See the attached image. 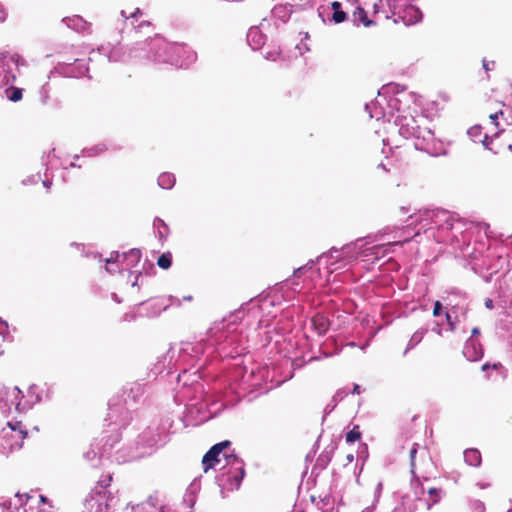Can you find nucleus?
Here are the masks:
<instances>
[{
  "label": "nucleus",
  "instance_id": "nucleus-35",
  "mask_svg": "<svg viewBox=\"0 0 512 512\" xmlns=\"http://www.w3.org/2000/svg\"><path fill=\"white\" fill-rule=\"evenodd\" d=\"M51 184H52V183H51L50 181H43V185H44L47 189H49V188L51 187Z\"/></svg>",
  "mask_w": 512,
  "mask_h": 512
},
{
  "label": "nucleus",
  "instance_id": "nucleus-10",
  "mask_svg": "<svg viewBox=\"0 0 512 512\" xmlns=\"http://www.w3.org/2000/svg\"><path fill=\"white\" fill-rule=\"evenodd\" d=\"M465 462L471 466L477 467L481 464V454L477 449H467L464 452Z\"/></svg>",
  "mask_w": 512,
  "mask_h": 512
},
{
  "label": "nucleus",
  "instance_id": "nucleus-46",
  "mask_svg": "<svg viewBox=\"0 0 512 512\" xmlns=\"http://www.w3.org/2000/svg\"><path fill=\"white\" fill-rule=\"evenodd\" d=\"M510 149L512 150V146H510Z\"/></svg>",
  "mask_w": 512,
  "mask_h": 512
},
{
  "label": "nucleus",
  "instance_id": "nucleus-36",
  "mask_svg": "<svg viewBox=\"0 0 512 512\" xmlns=\"http://www.w3.org/2000/svg\"><path fill=\"white\" fill-rule=\"evenodd\" d=\"M490 367H491V365L489 363H486V364L482 365L481 369L483 371H485V370L489 369Z\"/></svg>",
  "mask_w": 512,
  "mask_h": 512
},
{
  "label": "nucleus",
  "instance_id": "nucleus-3",
  "mask_svg": "<svg viewBox=\"0 0 512 512\" xmlns=\"http://www.w3.org/2000/svg\"><path fill=\"white\" fill-rule=\"evenodd\" d=\"M87 72L88 68L80 60H76L74 63L63 67V73L69 77L79 78L86 75Z\"/></svg>",
  "mask_w": 512,
  "mask_h": 512
},
{
  "label": "nucleus",
  "instance_id": "nucleus-41",
  "mask_svg": "<svg viewBox=\"0 0 512 512\" xmlns=\"http://www.w3.org/2000/svg\"><path fill=\"white\" fill-rule=\"evenodd\" d=\"M490 303H492V300H489V303L486 304V307H489Z\"/></svg>",
  "mask_w": 512,
  "mask_h": 512
},
{
  "label": "nucleus",
  "instance_id": "nucleus-15",
  "mask_svg": "<svg viewBox=\"0 0 512 512\" xmlns=\"http://www.w3.org/2000/svg\"><path fill=\"white\" fill-rule=\"evenodd\" d=\"M362 433L359 425H355L349 432L346 433L345 439L347 443H354L361 439Z\"/></svg>",
  "mask_w": 512,
  "mask_h": 512
},
{
  "label": "nucleus",
  "instance_id": "nucleus-2",
  "mask_svg": "<svg viewBox=\"0 0 512 512\" xmlns=\"http://www.w3.org/2000/svg\"><path fill=\"white\" fill-rule=\"evenodd\" d=\"M464 356L470 361H477L482 358L484 350L482 344L474 339H469L463 350Z\"/></svg>",
  "mask_w": 512,
  "mask_h": 512
},
{
  "label": "nucleus",
  "instance_id": "nucleus-21",
  "mask_svg": "<svg viewBox=\"0 0 512 512\" xmlns=\"http://www.w3.org/2000/svg\"><path fill=\"white\" fill-rule=\"evenodd\" d=\"M123 413H124V418H123V423L121 425L123 427H126L132 420V416L128 409H123Z\"/></svg>",
  "mask_w": 512,
  "mask_h": 512
},
{
  "label": "nucleus",
  "instance_id": "nucleus-40",
  "mask_svg": "<svg viewBox=\"0 0 512 512\" xmlns=\"http://www.w3.org/2000/svg\"><path fill=\"white\" fill-rule=\"evenodd\" d=\"M40 499H41L42 502L46 501V497L45 496H41Z\"/></svg>",
  "mask_w": 512,
  "mask_h": 512
},
{
  "label": "nucleus",
  "instance_id": "nucleus-23",
  "mask_svg": "<svg viewBox=\"0 0 512 512\" xmlns=\"http://www.w3.org/2000/svg\"><path fill=\"white\" fill-rule=\"evenodd\" d=\"M441 311H442V304L440 303V301H436L434 303L433 316H439L441 314Z\"/></svg>",
  "mask_w": 512,
  "mask_h": 512
},
{
  "label": "nucleus",
  "instance_id": "nucleus-37",
  "mask_svg": "<svg viewBox=\"0 0 512 512\" xmlns=\"http://www.w3.org/2000/svg\"><path fill=\"white\" fill-rule=\"evenodd\" d=\"M121 14H122V16H123L124 18H126V19H128V18H129V16H127V14H126V11L122 10Z\"/></svg>",
  "mask_w": 512,
  "mask_h": 512
},
{
  "label": "nucleus",
  "instance_id": "nucleus-38",
  "mask_svg": "<svg viewBox=\"0 0 512 512\" xmlns=\"http://www.w3.org/2000/svg\"><path fill=\"white\" fill-rule=\"evenodd\" d=\"M483 67H484V69H485V70H488V69H489V68H488V64H487V62H486L485 60L483 61Z\"/></svg>",
  "mask_w": 512,
  "mask_h": 512
},
{
  "label": "nucleus",
  "instance_id": "nucleus-28",
  "mask_svg": "<svg viewBox=\"0 0 512 512\" xmlns=\"http://www.w3.org/2000/svg\"><path fill=\"white\" fill-rule=\"evenodd\" d=\"M331 6H332L333 11L335 12V11H339L340 10L341 4L339 2H337V1H334L331 4Z\"/></svg>",
  "mask_w": 512,
  "mask_h": 512
},
{
  "label": "nucleus",
  "instance_id": "nucleus-31",
  "mask_svg": "<svg viewBox=\"0 0 512 512\" xmlns=\"http://www.w3.org/2000/svg\"><path fill=\"white\" fill-rule=\"evenodd\" d=\"M353 393L354 394H360V386L358 384L354 385Z\"/></svg>",
  "mask_w": 512,
  "mask_h": 512
},
{
  "label": "nucleus",
  "instance_id": "nucleus-22",
  "mask_svg": "<svg viewBox=\"0 0 512 512\" xmlns=\"http://www.w3.org/2000/svg\"><path fill=\"white\" fill-rule=\"evenodd\" d=\"M5 92L7 93V96H22V90L19 88H11L9 90H6Z\"/></svg>",
  "mask_w": 512,
  "mask_h": 512
},
{
  "label": "nucleus",
  "instance_id": "nucleus-34",
  "mask_svg": "<svg viewBox=\"0 0 512 512\" xmlns=\"http://www.w3.org/2000/svg\"><path fill=\"white\" fill-rule=\"evenodd\" d=\"M346 459H347V461H348L349 463H351V462L354 460V455H353V454H348V455L346 456Z\"/></svg>",
  "mask_w": 512,
  "mask_h": 512
},
{
  "label": "nucleus",
  "instance_id": "nucleus-26",
  "mask_svg": "<svg viewBox=\"0 0 512 512\" xmlns=\"http://www.w3.org/2000/svg\"><path fill=\"white\" fill-rule=\"evenodd\" d=\"M498 115H503V112L502 110H498L494 113H490L489 114V118L492 120V121H495L497 118H498Z\"/></svg>",
  "mask_w": 512,
  "mask_h": 512
},
{
  "label": "nucleus",
  "instance_id": "nucleus-16",
  "mask_svg": "<svg viewBox=\"0 0 512 512\" xmlns=\"http://www.w3.org/2000/svg\"><path fill=\"white\" fill-rule=\"evenodd\" d=\"M402 90L399 89V85L398 84H388L384 87L381 88V90L378 91L377 95L378 96H381V95H390V94H397V93H401Z\"/></svg>",
  "mask_w": 512,
  "mask_h": 512
},
{
  "label": "nucleus",
  "instance_id": "nucleus-4",
  "mask_svg": "<svg viewBox=\"0 0 512 512\" xmlns=\"http://www.w3.org/2000/svg\"><path fill=\"white\" fill-rule=\"evenodd\" d=\"M63 22L71 29L78 32H88L90 30V24L85 21L82 17L74 15L72 17H66Z\"/></svg>",
  "mask_w": 512,
  "mask_h": 512
},
{
  "label": "nucleus",
  "instance_id": "nucleus-44",
  "mask_svg": "<svg viewBox=\"0 0 512 512\" xmlns=\"http://www.w3.org/2000/svg\"><path fill=\"white\" fill-rule=\"evenodd\" d=\"M419 488L423 491V486L422 484H418Z\"/></svg>",
  "mask_w": 512,
  "mask_h": 512
},
{
  "label": "nucleus",
  "instance_id": "nucleus-17",
  "mask_svg": "<svg viewBox=\"0 0 512 512\" xmlns=\"http://www.w3.org/2000/svg\"><path fill=\"white\" fill-rule=\"evenodd\" d=\"M442 215L445 217L443 224L439 225L440 230H451L453 228V218L445 211H439L435 216Z\"/></svg>",
  "mask_w": 512,
  "mask_h": 512
},
{
  "label": "nucleus",
  "instance_id": "nucleus-29",
  "mask_svg": "<svg viewBox=\"0 0 512 512\" xmlns=\"http://www.w3.org/2000/svg\"><path fill=\"white\" fill-rule=\"evenodd\" d=\"M382 2H383V0H379V3H375V4H374V12H375V13H378V12H379V10H380V7H381V6H383V3H382Z\"/></svg>",
  "mask_w": 512,
  "mask_h": 512
},
{
  "label": "nucleus",
  "instance_id": "nucleus-32",
  "mask_svg": "<svg viewBox=\"0 0 512 512\" xmlns=\"http://www.w3.org/2000/svg\"><path fill=\"white\" fill-rule=\"evenodd\" d=\"M472 335H479L480 334V330L479 328L477 327H474L471 331Z\"/></svg>",
  "mask_w": 512,
  "mask_h": 512
},
{
  "label": "nucleus",
  "instance_id": "nucleus-6",
  "mask_svg": "<svg viewBox=\"0 0 512 512\" xmlns=\"http://www.w3.org/2000/svg\"><path fill=\"white\" fill-rule=\"evenodd\" d=\"M402 12H404V15L400 17L406 25L415 24L421 20V12L419 9L410 4L406 6Z\"/></svg>",
  "mask_w": 512,
  "mask_h": 512
},
{
  "label": "nucleus",
  "instance_id": "nucleus-13",
  "mask_svg": "<svg viewBox=\"0 0 512 512\" xmlns=\"http://www.w3.org/2000/svg\"><path fill=\"white\" fill-rule=\"evenodd\" d=\"M427 494H428V499H427L428 508H430L434 504H437L441 498V490L436 487L428 488Z\"/></svg>",
  "mask_w": 512,
  "mask_h": 512
},
{
  "label": "nucleus",
  "instance_id": "nucleus-9",
  "mask_svg": "<svg viewBox=\"0 0 512 512\" xmlns=\"http://www.w3.org/2000/svg\"><path fill=\"white\" fill-rule=\"evenodd\" d=\"M99 53L106 56L109 62H117L121 60V48L113 47L109 49L108 47L101 46L99 49Z\"/></svg>",
  "mask_w": 512,
  "mask_h": 512
},
{
  "label": "nucleus",
  "instance_id": "nucleus-19",
  "mask_svg": "<svg viewBox=\"0 0 512 512\" xmlns=\"http://www.w3.org/2000/svg\"><path fill=\"white\" fill-rule=\"evenodd\" d=\"M113 480V476L112 474H107L106 476H104L103 478H101L98 482H97V485L101 488H107L111 485V482Z\"/></svg>",
  "mask_w": 512,
  "mask_h": 512
},
{
  "label": "nucleus",
  "instance_id": "nucleus-8",
  "mask_svg": "<svg viewBox=\"0 0 512 512\" xmlns=\"http://www.w3.org/2000/svg\"><path fill=\"white\" fill-rule=\"evenodd\" d=\"M353 21L357 25H364L365 27H369L374 25L372 20H369L367 17L366 11L362 7H357L353 13Z\"/></svg>",
  "mask_w": 512,
  "mask_h": 512
},
{
  "label": "nucleus",
  "instance_id": "nucleus-39",
  "mask_svg": "<svg viewBox=\"0 0 512 512\" xmlns=\"http://www.w3.org/2000/svg\"><path fill=\"white\" fill-rule=\"evenodd\" d=\"M11 101H18L20 100L21 98H18V97H15V98H9Z\"/></svg>",
  "mask_w": 512,
  "mask_h": 512
},
{
  "label": "nucleus",
  "instance_id": "nucleus-5",
  "mask_svg": "<svg viewBox=\"0 0 512 512\" xmlns=\"http://www.w3.org/2000/svg\"><path fill=\"white\" fill-rule=\"evenodd\" d=\"M314 330L319 335H324L330 327V322L327 316L317 313L311 320Z\"/></svg>",
  "mask_w": 512,
  "mask_h": 512
},
{
  "label": "nucleus",
  "instance_id": "nucleus-14",
  "mask_svg": "<svg viewBox=\"0 0 512 512\" xmlns=\"http://www.w3.org/2000/svg\"><path fill=\"white\" fill-rule=\"evenodd\" d=\"M157 265L164 270H167L172 265V254L171 252H165L161 254L157 259Z\"/></svg>",
  "mask_w": 512,
  "mask_h": 512
},
{
  "label": "nucleus",
  "instance_id": "nucleus-7",
  "mask_svg": "<svg viewBox=\"0 0 512 512\" xmlns=\"http://www.w3.org/2000/svg\"><path fill=\"white\" fill-rule=\"evenodd\" d=\"M248 43L252 49H258L264 44V36L258 28H251L247 34Z\"/></svg>",
  "mask_w": 512,
  "mask_h": 512
},
{
  "label": "nucleus",
  "instance_id": "nucleus-33",
  "mask_svg": "<svg viewBox=\"0 0 512 512\" xmlns=\"http://www.w3.org/2000/svg\"><path fill=\"white\" fill-rule=\"evenodd\" d=\"M137 14H140L139 8H137L134 12L130 13V17L134 18Z\"/></svg>",
  "mask_w": 512,
  "mask_h": 512
},
{
  "label": "nucleus",
  "instance_id": "nucleus-30",
  "mask_svg": "<svg viewBox=\"0 0 512 512\" xmlns=\"http://www.w3.org/2000/svg\"><path fill=\"white\" fill-rule=\"evenodd\" d=\"M502 367V364L500 362L494 363L491 365V368L498 370Z\"/></svg>",
  "mask_w": 512,
  "mask_h": 512
},
{
  "label": "nucleus",
  "instance_id": "nucleus-43",
  "mask_svg": "<svg viewBox=\"0 0 512 512\" xmlns=\"http://www.w3.org/2000/svg\"><path fill=\"white\" fill-rule=\"evenodd\" d=\"M490 303H492V300H489V303L486 304V307H489Z\"/></svg>",
  "mask_w": 512,
  "mask_h": 512
},
{
  "label": "nucleus",
  "instance_id": "nucleus-12",
  "mask_svg": "<svg viewBox=\"0 0 512 512\" xmlns=\"http://www.w3.org/2000/svg\"><path fill=\"white\" fill-rule=\"evenodd\" d=\"M225 459H226V463L228 465H237L236 469L239 470L240 472V475L239 476H236V479L238 481H241L245 475V470H244V467H243V464H242V461L238 459V457L234 454H229V455H224Z\"/></svg>",
  "mask_w": 512,
  "mask_h": 512
},
{
  "label": "nucleus",
  "instance_id": "nucleus-27",
  "mask_svg": "<svg viewBox=\"0 0 512 512\" xmlns=\"http://www.w3.org/2000/svg\"><path fill=\"white\" fill-rule=\"evenodd\" d=\"M6 19V11L2 4H0V22Z\"/></svg>",
  "mask_w": 512,
  "mask_h": 512
},
{
  "label": "nucleus",
  "instance_id": "nucleus-45",
  "mask_svg": "<svg viewBox=\"0 0 512 512\" xmlns=\"http://www.w3.org/2000/svg\"><path fill=\"white\" fill-rule=\"evenodd\" d=\"M507 512H512V509L508 510Z\"/></svg>",
  "mask_w": 512,
  "mask_h": 512
},
{
  "label": "nucleus",
  "instance_id": "nucleus-1",
  "mask_svg": "<svg viewBox=\"0 0 512 512\" xmlns=\"http://www.w3.org/2000/svg\"><path fill=\"white\" fill-rule=\"evenodd\" d=\"M231 445L228 440L213 445L203 456L202 465L204 472L214 468L220 462V454Z\"/></svg>",
  "mask_w": 512,
  "mask_h": 512
},
{
  "label": "nucleus",
  "instance_id": "nucleus-11",
  "mask_svg": "<svg viewBox=\"0 0 512 512\" xmlns=\"http://www.w3.org/2000/svg\"><path fill=\"white\" fill-rule=\"evenodd\" d=\"M411 1L412 0H386L393 15H400L402 10L408 6Z\"/></svg>",
  "mask_w": 512,
  "mask_h": 512
},
{
  "label": "nucleus",
  "instance_id": "nucleus-24",
  "mask_svg": "<svg viewBox=\"0 0 512 512\" xmlns=\"http://www.w3.org/2000/svg\"><path fill=\"white\" fill-rule=\"evenodd\" d=\"M417 454V448L416 447H413L411 450H410V462H411V467H414L415 466V456Z\"/></svg>",
  "mask_w": 512,
  "mask_h": 512
},
{
  "label": "nucleus",
  "instance_id": "nucleus-20",
  "mask_svg": "<svg viewBox=\"0 0 512 512\" xmlns=\"http://www.w3.org/2000/svg\"><path fill=\"white\" fill-rule=\"evenodd\" d=\"M332 19H333V21H334L335 23H337V24H338V23H342V22H344V21H345V19H346V13H345L344 11H341V10H339V11H335V12L333 13Z\"/></svg>",
  "mask_w": 512,
  "mask_h": 512
},
{
  "label": "nucleus",
  "instance_id": "nucleus-18",
  "mask_svg": "<svg viewBox=\"0 0 512 512\" xmlns=\"http://www.w3.org/2000/svg\"><path fill=\"white\" fill-rule=\"evenodd\" d=\"M281 57V52L279 49H273L271 51H267L265 53V58L270 61H277Z\"/></svg>",
  "mask_w": 512,
  "mask_h": 512
},
{
  "label": "nucleus",
  "instance_id": "nucleus-25",
  "mask_svg": "<svg viewBox=\"0 0 512 512\" xmlns=\"http://www.w3.org/2000/svg\"><path fill=\"white\" fill-rule=\"evenodd\" d=\"M446 320H447L450 330L454 331L456 328V325H455V322L452 321L451 315L449 313H446Z\"/></svg>",
  "mask_w": 512,
  "mask_h": 512
},
{
  "label": "nucleus",
  "instance_id": "nucleus-42",
  "mask_svg": "<svg viewBox=\"0 0 512 512\" xmlns=\"http://www.w3.org/2000/svg\"><path fill=\"white\" fill-rule=\"evenodd\" d=\"M490 303H492V300H489V303L486 304V307H489Z\"/></svg>",
  "mask_w": 512,
  "mask_h": 512
}]
</instances>
